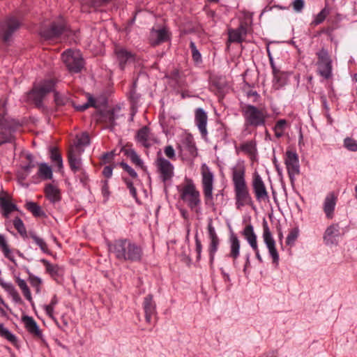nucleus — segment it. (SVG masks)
<instances>
[{"label":"nucleus","mask_w":357,"mask_h":357,"mask_svg":"<svg viewBox=\"0 0 357 357\" xmlns=\"http://www.w3.org/2000/svg\"><path fill=\"white\" fill-rule=\"evenodd\" d=\"M231 173L236 208L239 209L245 205L252 204V199L245 179V167L243 162L238 161L231 168Z\"/></svg>","instance_id":"obj_2"},{"label":"nucleus","mask_w":357,"mask_h":357,"mask_svg":"<svg viewBox=\"0 0 357 357\" xmlns=\"http://www.w3.org/2000/svg\"><path fill=\"white\" fill-rule=\"evenodd\" d=\"M50 157L52 162L56 163L59 169H61L63 167V160L58 149L56 148H52L50 151Z\"/></svg>","instance_id":"obj_39"},{"label":"nucleus","mask_w":357,"mask_h":357,"mask_svg":"<svg viewBox=\"0 0 357 357\" xmlns=\"http://www.w3.org/2000/svg\"><path fill=\"white\" fill-rule=\"evenodd\" d=\"M26 159L29 163L26 165L23 166L22 168L25 172H27V174L29 175V174L31 172L32 169H33L36 165L33 162V156L31 154L26 155Z\"/></svg>","instance_id":"obj_51"},{"label":"nucleus","mask_w":357,"mask_h":357,"mask_svg":"<svg viewBox=\"0 0 357 357\" xmlns=\"http://www.w3.org/2000/svg\"><path fill=\"white\" fill-rule=\"evenodd\" d=\"M90 143L89 135L86 132H83L80 136H77V141L75 142V144L70 146L69 149H75L76 150L77 148L79 149H83L82 146H87Z\"/></svg>","instance_id":"obj_31"},{"label":"nucleus","mask_w":357,"mask_h":357,"mask_svg":"<svg viewBox=\"0 0 357 357\" xmlns=\"http://www.w3.org/2000/svg\"><path fill=\"white\" fill-rule=\"evenodd\" d=\"M242 234L247 240L252 250H256L257 246V235L254 231L253 226L250 224L247 225L244 228Z\"/></svg>","instance_id":"obj_23"},{"label":"nucleus","mask_w":357,"mask_h":357,"mask_svg":"<svg viewBox=\"0 0 357 357\" xmlns=\"http://www.w3.org/2000/svg\"><path fill=\"white\" fill-rule=\"evenodd\" d=\"M56 321V324L57 326L61 328L63 331L66 330V328L68 326V320L64 317V316H62L61 318V323L59 324L57 321L54 320Z\"/></svg>","instance_id":"obj_63"},{"label":"nucleus","mask_w":357,"mask_h":357,"mask_svg":"<svg viewBox=\"0 0 357 357\" xmlns=\"http://www.w3.org/2000/svg\"><path fill=\"white\" fill-rule=\"evenodd\" d=\"M29 283L31 284V285L32 286V287H33V288H38L41 283L40 278H39L32 274L29 275Z\"/></svg>","instance_id":"obj_55"},{"label":"nucleus","mask_w":357,"mask_h":357,"mask_svg":"<svg viewBox=\"0 0 357 357\" xmlns=\"http://www.w3.org/2000/svg\"><path fill=\"white\" fill-rule=\"evenodd\" d=\"M284 162L291 182L294 177L300 173V166L298 154L291 151H287Z\"/></svg>","instance_id":"obj_12"},{"label":"nucleus","mask_w":357,"mask_h":357,"mask_svg":"<svg viewBox=\"0 0 357 357\" xmlns=\"http://www.w3.org/2000/svg\"><path fill=\"white\" fill-rule=\"evenodd\" d=\"M298 236V230L296 228L291 229L287 237L286 243L289 245H292Z\"/></svg>","instance_id":"obj_45"},{"label":"nucleus","mask_w":357,"mask_h":357,"mask_svg":"<svg viewBox=\"0 0 357 357\" xmlns=\"http://www.w3.org/2000/svg\"><path fill=\"white\" fill-rule=\"evenodd\" d=\"M164 152L167 158L169 159L175 158V151L172 146H167L165 148Z\"/></svg>","instance_id":"obj_59"},{"label":"nucleus","mask_w":357,"mask_h":357,"mask_svg":"<svg viewBox=\"0 0 357 357\" xmlns=\"http://www.w3.org/2000/svg\"><path fill=\"white\" fill-rule=\"evenodd\" d=\"M287 121L285 119H279L273 128L275 136L278 139L282 137L284 135V130L287 128Z\"/></svg>","instance_id":"obj_35"},{"label":"nucleus","mask_w":357,"mask_h":357,"mask_svg":"<svg viewBox=\"0 0 357 357\" xmlns=\"http://www.w3.org/2000/svg\"><path fill=\"white\" fill-rule=\"evenodd\" d=\"M207 229H208V237L210 239H214V238H218V236L216 234L215 229L213 225L212 220H209L208 226H207Z\"/></svg>","instance_id":"obj_53"},{"label":"nucleus","mask_w":357,"mask_h":357,"mask_svg":"<svg viewBox=\"0 0 357 357\" xmlns=\"http://www.w3.org/2000/svg\"><path fill=\"white\" fill-rule=\"evenodd\" d=\"M269 254L273 259V263H278L279 260V255L275 248V243L267 245Z\"/></svg>","instance_id":"obj_48"},{"label":"nucleus","mask_w":357,"mask_h":357,"mask_svg":"<svg viewBox=\"0 0 357 357\" xmlns=\"http://www.w3.org/2000/svg\"><path fill=\"white\" fill-rule=\"evenodd\" d=\"M67 26L63 20L52 22L49 27H44L41 29L40 34L41 37L49 42H57L61 39L63 34H66Z\"/></svg>","instance_id":"obj_6"},{"label":"nucleus","mask_w":357,"mask_h":357,"mask_svg":"<svg viewBox=\"0 0 357 357\" xmlns=\"http://www.w3.org/2000/svg\"><path fill=\"white\" fill-rule=\"evenodd\" d=\"M111 1L112 0H86L85 3L82 4V9L83 11H88L86 7L96 8Z\"/></svg>","instance_id":"obj_36"},{"label":"nucleus","mask_w":357,"mask_h":357,"mask_svg":"<svg viewBox=\"0 0 357 357\" xmlns=\"http://www.w3.org/2000/svg\"><path fill=\"white\" fill-rule=\"evenodd\" d=\"M328 13L329 12L326 8H324L317 14L312 24L315 26L321 24L324 21Z\"/></svg>","instance_id":"obj_46"},{"label":"nucleus","mask_w":357,"mask_h":357,"mask_svg":"<svg viewBox=\"0 0 357 357\" xmlns=\"http://www.w3.org/2000/svg\"><path fill=\"white\" fill-rule=\"evenodd\" d=\"M170 38V33L166 28L159 29H153L150 33L149 41L151 45L156 46L167 41Z\"/></svg>","instance_id":"obj_19"},{"label":"nucleus","mask_w":357,"mask_h":357,"mask_svg":"<svg viewBox=\"0 0 357 357\" xmlns=\"http://www.w3.org/2000/svg\"><path fill=\"white\" fill-rule=\"evenodd\" d=\"M13 225L21 236L23 238L28 237L29 234L26 233L24 224L19 217H16L13 220Z\"/></svg>","instance_id":"obj_38"},{"label":"nucleus","mask_w":357,"mask_h":357,"mask_svg":"<svg viewBox=\"0 0 357 357\" xmlns=\"http://www.w3.org/2000/svg\"><path fill=\"white\" fill-rule=\"evenodd\" d=\"M25 207L35 217L45 216V213L42 210L41 207L35 202H28L26 203Z\"/></svg>","instance_id":"obj_34"},{"label":"nucleus","mask_w":357,"mask_h":357,"mask_svg":"<svg viewBox=\"0 0 357 357\" xmlns=\"http://www.w3.org/2000/svg\"><path fill=\"white\" fill-rule=\"evenodd\" d=\"M29 238H31L34 243H36L44 253L50 254V250L47 245L43 238L39 237L35 232H29Z\"/></svg>","instance_id":"obj_28"},{"label":"nucleus","mask_w":357,"mask_h":357,"mask_svg":"<svg viewBox=\"0 0 357 357\" xmlns=\"http://www.w3.org/2000/svg\"><path fill=\"white\" fill-rule=\"evenodd\" d=\"M137 139L145 147H149L151 144L149 143L150 131L149 128L146 126H144L139 129L137 133Z\"/></svg>","instance_id":"obj_25"},{"label":"nucleus","mask_w":357,"mask_h":357,"mask_svg":"<svg viewBox=\"0 0 357 357\" xmlns=\"http://www.w3.org/2000/svg\"><path fill=\"white\" fill-rule=\"evenodd\" d=\"M211 242L208 246V252L210 255L211 260L213 259L214 255L218 250V245L220 243L219 238L210 239Z\"/></svg>","instance_id":"obj_43"},{"label":"nucleus","mask_w":357,"mask_h":357,"mask_svg":"<svg viewBox=\"0 0 357 357\" xmlns=\"http://www.w3.org/2000/svg\"><path fill=\"white\" fill-rule=\"evenodd\" d=\"M38 174L43 179H50L52 177V171L47 165L41 163L39 165Z\"/></svg>","instance_id":"obj_37"},{"label":"nucleus","mask_w":357,"mask_h":357,"mask_svg":"<svg viewBox=\"0 0 357 357\" xmlns=\"http://www.w3.org/2000/svg\"><path fill=\"white\" fill-rule=\"evenodd\" d=\"M341 234L339 224H333L326 228L323 236L324 242L326 245H336Z\"/></svg>","instance_id":"obj_16"},{"label":"nucleus","mask_w":357,"mask_h":357,"mask_svg":"<svg viewBox=\"0 0 357 357\" xmlns=\"http://www.w3.org/2000/svg\"><path fill=\"white\" fill-rule=\"evenodd\" d=\"M40 261L45 266L47 273L52 277L59 276L61 273L62 270L58 265L50 264L45 259H41Z\"/></svg>","instance_id":"obj_29"},{"label":"nucleus","mask_w":357,"mask_h":357,"mask_svg":"<svg viewBox=\"0 0 357 357\" xmlns=\"http://www.w3.org/2000/svg\"><path fill=\"white\" fill-rule=\"evenodd\" d=\"M102 118L109 126L114 125V123L115 121V116H114V113L113 111L108 110V111L105 112L102 115Z\"/></svg>","instance_id":"obj_47"},{"label":"nucleus","mask_w":357,"mask_h":357,"mask_svg":"<svg viewBox=\"0 0 357 357\" xmlns=\"http://www.w3.org/2000/svg\"><path fill=\"white\" fill-rule=\"evenodd\" d=\"M45 197L52 202L60 201L61 194L59 190L54 185L49 183L45 188Z\"/></svg>","instance_id":"obj_24"},{"label":"nucleus","mask_w":357,"mask_h":357,"mask_svg":"<svg viewBox=\"0 0 357 357\" xmlns=\"http://www.w3.org/2000/svg\"><path fill=\"white\" fill-rule=\"evenodd\" d=\"M208 116L204 110L202 108H197L195 113V121L198 129L202 136L205 138L208 134L206 129Z\"/></svg>","instance_id":"obj_20"},{"label":"nucleus","mask_w":357,"mask_h":357,"mask_svg":"<svg viewBox=\"0 0 357 357\" xmlns=\"http://www.w3.org/2000/svg\"><path fill=\"white\" fill-rule=\"evenodd\" d=\"M61 59L70 73H77L84 67L83 58L78 50H67L61 54Z\"/></svg>","instance_id":"obj_7"},{"label":"nucleus","mask_w":357,"mask_h":357,"mask_svg":"<svg viewBox=\"0 0 357 357\" xmlns=\"http://www.w3.org/2000/svg\"><path fill=\"white\" fill-rule=\"evenodd\" d=\"M12 131H13V129L9 128L8 130L6 129L5 131L0 132L1 143L11 142L13 141Z\"/></svg>","instance_id":"obj_44"},{"label":"nucleus","mask_w":357,"mask_h":357,"mask_svg":"<svg viewBox=\"0 0 357 357\" xmlns=\"http://www.w3.org/2000/svg\"><path fill=\"white\" fill-rule=\"evenodd\" d=\"M116 61L121 70H123L126 64L134 61L135 56L131 52L121 46H116L114 49Z\"/></svg>","instance_id":"obj_15"},{"label":"nucleus","mask_w":357,"mask_h":357,"mask_svg":"<svg viewBox=\"0 0 357 357\" xmlns=\"http://www.w3.org/2000/svg\"><path fill=\"white\" fill-rule=\"evenodd\" d=\"M0 250L5 257L15 263L13 251L10 249L6 238L2 234H0Z\"/></svg>","instance_id":"obj_26"},{"label":"nucleus","mask_w":357,"mask_h":357,"mask_svg":"<svg viewBox=\"0 0 357 357\" xmlns=\"http://www.w3.org/2000/svg\"><path fill=\"white\" fill-rule=\"evenodd\" d=\"M180 198L192 210L198 212L201 205L199 191L191 179L186 178L183 185L178 186Z\"/></svg>","instance_id":"obj_3"},{"label":"nucleus","mask_w":357,"mask_h":357,"mask_svg":"<svg viewBox=\"0 0 357 357\" xmlns=\"http://www.w3.org/2000/svg\"><path fill=\"white\" fill-rule=\"evenodd\" d=\"M321 103H322L323 108L324 109V114H325V116L327 117L328 121H331V118L330 114H329L330 108H329V106L328 105V102H327L326 97H324V96L321 97Z\"/></svg>","instance_id":"obj_57"},{"label":"nucleus","mask_w":357,"mask_h":357,"mask_svg":"<svg viewBox=\"0 0 357 357\" xmlns=\"http://www.w3.org/2000/svg\"><path fill=\"white\" fill-rule=\"evenodd\" d=\"M317 71L324 78L328 79L332 76V64L330 56L327 50L322 49L317 53Z\"/></svg>","instance_id":"obj_10"},{"label":"nucleus","mask_w":357,"mask_h":357,"mask_svg":"<svg viewBox=\"0 0 357 357\" xmlns=\"http://www.w3.org/2000/svg\"><path fill=\"white\" fill-rule=\"evenodd\" d=\"M230 253L229 256L234 259H236L239 256V252H240V241L238 240V237L232 234L230 237Z\"/></svg>","instance_id":"obj_27"},{"label":"nucleus","mask_w":357,"mask_h":357,"mask_svg":"<svg viewBox=\"0 0 357 357\" xmlns=\"http://www.w3.org/2000/svg\"><path fill=\"white\" fill-rule=\"evenodd\" d=\"M143 307L145 313V319L147 323H150L152 316L155 314V303L153 300V295L149 294L144 298Z\"/></svg>","instance_id":"obj_21"},{"label":"nucleus","mask_w":357,"mask_h":357,"mask_svg":"<svg viewBox=\"0 0 357 357\" xmlns=\"http://www.w3.org/2000/svg\"><path fill=\"white\" fill-rule=\"evenodd\" d=\"M128 157L132 163H134L137 167H140L143 170L146 169V167L144 165L143 161L141 160L137 153L134 151H130L128 153Z\"/></svg>","instance_id":"obj_40"},{"label":"nucleus","mask_w":357,"mask_h":357,"mask_svg":"<svg viewBox=\"0 0 357 357\" xmlns=\"http://www.w3.org/2000/svg\"><path fill=\"white\" fill-rule=\"evenodd\" d=\"M20 22L15 17H9L0 24V38L3 43L10 41L12 35L19 29Z\"/></svg>","instance_id":"obj_9"},{"label":"nucleus","mask_w":357,"mask_h":357,"mask_svg":"<svg viewBox=\"0 0 357 357\" xmlns=\"http://www.w3.org/2000/svg\"><path fill=\"white\" fill-rule=\"evenodd\" d=\"M185 141L188 148V151L190 152L191 154H194V153L196 151V148L194 142H192V138L190 137H188Z\"/></svg>","instance_id":"obj_60"},{"label":"nucleus","mask_w":357,"mask_h":357,"mask_svg":"<svg viewBox=\"0 0 357 357\" xmlns=\"http://www.w3.org/2000/svg\"><path fill=\"white\" fill-rule=\"evenodd\" d=\"M202 176V188L204 196V201L206 205L213 204V174L211 172L208 167L204 164L201 168Z\"/></svg>","instance_id":"obj_8"},{"label":"nucleus","mask_w":357,"mask_h":357,"mask_svg":"<svg viewBox=\"0 0 357 357\" xmlns=\"http://www.w3.org/2000/svg\"><path fill=\"white\" fill-rule=\"evenodd\" d=\"M22 321L24 324L26 330L34 337L43 340V335L42 331L40 329L39 326L35 319L30 316L23 315Z\"/></svg>","instance_id":"obj_18"},{"label":"nucleus","mask_w":357,"mask_h":357,"mask_svg":"<svg viewBox=\"0 0 357 357\" xmlns=\"http://www.w3.org/2000/svg\"><path fill=\"white\" fill-rule=\"evenodd\" d=\"M195 245H196V252L197 254V258L199 259L200 258L201 252L202 249V245L200 240L199 239L197 234L195 235Z\"/></svg>","instance_id":"obj_61"},{"label":"nucleus","mask_w":357,"mask_h":357,"mask_svg":"<svg viewBox=\"0 0 357 357\" xmlns=\"http://www.w3.org/2000/svg\"><path fill=\"white\" fill-rule=\"evenodd\" d=\"M240 149L250 155V158L252 159L255 157L257 149L255 143L252 141L247 142L242 144L240 146Z\"/></svg>","instance_id":"obj_33"},{"label":"nucleus","mask_w":357,"mask_h":357,"mask_svg":"<svg viewBox=\"0 0 357 357\" xmlns=\"http://www.w3.org/2000/svg\"><path fill=\"white\" fill-rule=\"evenodd\" d=\"M0 209L5 218H8L13 211H18L17 206L5 197H0Z\"/></svg>","instance_id":"obj_22"},{"label":"nucleus","mask_w":357,"mask_h":357,"mask_svg":"<svg viewBox=\"0 0 357 357\" xmlns=\"http://www.w3.org/2000/svg\"><path fill=\"white\" fill-rule=\"evenodd\" d=\"M54 101L58 106L65 105L68 102L69 100L68 98L63 95L56 92L54 93Z\"/></svg>","instance_id":"obj_49"},{"label":"nucleus","mask_w":357,"mask_h":357,"mask_svg":"<svg viewBox=\"0 0 357 357\" xmlns=\"http://www.w3.org/2000/svg\"><path fill=\"white\" fill-rule=\"evenodd\" d=\"M95 102H96L95 100L93 98L90 97L89 98L88 102H86L82 105L76 106L75 109L78 111H84V110L86 109L87 108H89V107H96Z\"/></svg>","instance_id":"obj_54"},{"label":"nucleus","mask_w":357,"mask_h":357,"mask_svg":"<svg viewBox=\"0 0 357 357\" xmlns=\"http://www.w3.org/2000/svg\"><path fill=\"white\" fill-rule=\"evenodd\" d=\"M263 227V239L266 246L269 245H272L275 243V240L272 236V234L268 227V223L265 219H264L262 222Z\"/></svg>","instance_id":"obj_32"},{"label":"nucleus","mask_w":357,"mask_h":357,"mask_svg":"<svg viewBox=\"0 0 357 357\" xmlns=\"http://www.w3.org/2000/svg\"><path fill=\"white\" fill-rule=\"evenodd\" d=\"M54 84V80L50 79L44 80L38 85H35L27 95L29 100L33 102L37 107H41L44 97L53 90Z\"/></svg>","instance_id":"obj_5"},{"label":"nucleus","mask_w":357,"mask_h":357,"mask_svg":"<svg viewBox=\"0 0 357 357\" xmlns=\"http://www.w3.org/2000/svg\"><path fill=\"white\" fill-rule=\"evenodd\" d=\"M155 164L160 174V177L164 182L172 178L174 168L169 160L162 156H159L155 161Z\"/></svg>","instance_id":"obj_13"},{"label":"nucleus","mask_w":357,"mask_h":357,"mask_svg":"<svg viewBox=\"0 0 357 357\" xmlns=\"http://www.w3.org/2000/svg\"><path fill=\"white\" fill-rule=\"evenodd\" d=\"M190 48L191 50V52H192V59L195 62H196L197 63H199L202 62V55L199 52V51L198 50V49L197 48L194 42L192 41H190Z\"/></svg>","instance_id":"obj_42"},{"label":"nucleus","mask_w":357,"mask_h":357,"mask_svg":"<svg viewBox=\"0 0 357 357\" xmlns=\"http://www.w3.org/2000/svg\"><path fill=\"white\" fill-rule=\"evenodd\" d=\"M304 7L303 0H295L293 2V8L296 12H301Z\"/></svg>","instance_id":"obj_58"},{"label":"nucleus","mask_w":357,"mask_h":357,"mask_svg":"<svg viewBox=\"0 0 357 357\" xmlns=\"http://www.w3.org/2000/svg\"><path fill=\"white\" fill-rule=\"evenodd\" d=\"M337 202V195L333 192L328 193L323 202V211L328 219H332Z\"/></svg>","instance_id":"obj_17"},{"label":"nucleus","mask_w":357,"mask_h":357,"mask_svg":"<svg viewBox=\"0 0 357 357\" xmlns=\"http://www.w3.org/2000/svg\"><path fill=\"white\" fill-rule=\"evenodd\" d=\"M120 166L124 171L127 172L128 174L132 178L137 177V174L136 173V172L131 167H130L128 164L122 162L120 163Z\"/></svg>","instance_id":"obj_52"},{"label":"nucleus","mask_w":357,"mask_h":357,"mask_svg":"<svg viewBox=\"0 0 357 357\" xmlns=\"http://www.w3.org/2000/svg\"><path fill=\"white\" fill-rule=\"evenodd\" d=\"M76 174V176L79 178L80 182L85 185L88 181V175L85 170L82 169V170L79 171Z\"/></svg>","instance_id":"obj_56"},{"label":"nucleus","mask_w":357,"mask_h":357,"mask_svg":"<svg viewBox=\"0 0 357 357\" xmlns=\"http://www.w3.org/2000/svg\"><path fill=\"white\" fill-rule=\"evenodd\" d=\"M44 308H45L47 315L50 318L55 320V319L54 317V307L52 305H45Z\"/></svg>","instance_id":"obj_64"},{"label":"nucleus","mask_w":357,"mask_h":357,"mask_svg":"<svg viewBox=\"0 0 357 357\" xmlns=\"http://www.w3.org/2000/svg\"><path fill=\"white\" fill-rule=\"evenodd\" d=\"M84 149H79V148H77L76 150L75 149H69L68 151V164L74 174L78 173L79 171L83 169L80 157Z\"/></svg>","instance_id":"obj_14"},{"label":"nucleus","mask_w":357,"mask_h":357,"mask_svg":"<svg viewBox=\"0 0 357 357\" xmlns=\"http://www.w3.org/2000/svg\"><path fill=\"white\" fill-rule=\"evenodd\" d=\"M248 25L246 22L241 23L239 27L236 30L243 36H245L248 33Z\"/></svg>","instance_id":"obj_62"},{"label":"nucleus","mask_w":357,"mask_h":357,"mask_svg":"<svg viewBox=\"0 0 357 357\" xmlns=\"http://www.w3.org/2000/svg\"><path fill=\"white\" fill-rule=\"evenodd\" d=\"M243 36L236 29H230L229 31V43H241L243 41Z\"/></svg>","instance_id":"obj_41"},{"label":"nucleus","mask_w":357,"mask_h":357,"mask_svg":"<svg viewBox=\"0 0 357 357\" xmlns=\"http://www.w3.org/2000/svg\"><path fill=\"white\" fill-rule=\"evenodd\" d=\"M108 250L120 263L138 262L144 256L142 246L127 238H120L109 243Z\"/></svg>","instance_id":"obj_1"},{"label":"nucleus","mask_w":357,"mask_h":357,"mask_svg":"<svg viewBox=\"0 0 357 357\" xmlns=\"http://www.w3.org/2000/svg\"><path fill=\"white\" fill-rule=\"evenodd\" d=\"M345 147L351 151H357V143L356 141L351 138H346L344 142Z\"/></svg>","instance_id":"obj_50"},{"label":"nucleus","mask_w":357,"mask_h":357,"mask_svg":"<svg viewBox=\"0 0 357 357\" xmlns=\"http://www.w3.org/2000/svg\"><path fill=\"white\" fill-rule=\"evenodd\" d=\"M0 337L7 340L14 346H16L17 344V337L8 328H5L3 324H0Z\"/></svg>","instance_id":"obj_30"},{"label":"nucleus","mask_w":357,"mask_h":357,"mask_svg":"<svg viewBox=\"0 0 357 357\" xmlns=\"http://www.w3.org/2000/svg\"><path fill=\"white\" fill-rule=\"evenodd\" d=\"M242 114L247 126L258 127L265 125L268 113L264 108H259L252 105L242 107Z\"/></svg>","instance_id":"obj_4"},{"label":"nucleus","mask_w":357,"mask_h":357,"mask_svg":"<svg viewBox=\"0 0 357 357\" xmlns=\"http://www.w3.org/2000/svg\"><path fill=\"white\" fill-rule=\"evenodd\" d=\"M252 188L255 199L258 202H269V195L266 185L257 172L252 175Z\"/></svg>","instance_id":"obj_11"}]
</instances>
